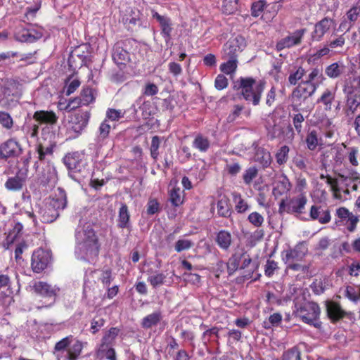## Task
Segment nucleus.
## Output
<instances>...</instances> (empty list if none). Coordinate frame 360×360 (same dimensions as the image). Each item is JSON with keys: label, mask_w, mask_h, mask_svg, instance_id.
<instances>
[{"label": "nucleus", "mask_w": 360, "mask_h": 360, "mask_svg": "<svg viewBox=\"0 0 360 360\" xmlns=\"http://www.w3.org/2000/svg\"><path fill=\"white\" fill-rule=\"evenodd\" d=\"M75 238L77 245L75 253L77 259L90 262L97 257L99 252L98 238L90 224L79 225Z\"/></svg>", "instance_id": "obj_1"}, {"label": "nucleus", "mask_w": 360, "mask_h": 360, "mask_svg": "<svg viewBox=\"0 0 360 360\" xmlns=\"http://www.w3.org/2000/svg\"><path fill=\"white\" fill-rule=\"evenodd\" d=\"M67 206V196L65 191L58 188L56 197L45 200L39 210L40 219L44 223H51L60 215V212Z\"/></svg>", "instance_id": "obj_2"}, {"label": "nucleus", "mask_w": 360, "mask_h": 360, "mask_svg": "<svg viewBox=\"0 0 360 360\" xmlns=\"http://www.w3.org/2000/svg\"><path fill=\"white\" fill-rule=\"evenodd\" d=\"M233 89L240 90L243 98L251 102L253 105H258L264 89V84L262 82L256 84L255 79L252 77H240L233 82Z\"/></svg>", "instance_id": "obj_3"}, {"label": "nucleus", "mask_w": 360, "mask_h": 360, "mask_svg": "<svg viewBox=\"0 0 360 360\" xmlns=\"http://www.w3.org/2000/svg\"><path fill=\"white\" fill-rule=\"evenodd\" d=\"M72 336H67L58 341L55 345V352L57 353L58 358L63 360H77L81 354L83 349L82 342L77 340L70 346L72 342Z\"/></svg>", "instance_id": "obj_4"}, {"label": "nucleus", "mask_w": 360, "mask_h": 360, "mask_svg": "<svg viewBox=\"0 0 360 360\" xmlns=\"http://www.w3.org/2000/svg\"><path fill=\"white\" fill-rule=\"evenodd\" d=\"M321 309L319 305L314 302L304 303L297 309L296 314L303 322L314 326L316 328L320 327L319 321Z\"/></svg>", "instance_id": "obj_5"}, {"label": "nucleus", "mask_w": 360, "mask_h": 360, "mask_svg": "<svg viewBox=\"0 0 360 360\" xmlns=\"http://www.w3.org/2000/svg\"><path fill=\"white\" fill-rule=\"evenodd\" d=\"M359 217L350 212L345 207L336 209L335 213V224L338 226H344L349 233H354L357 229Z\"/></svg>", "instance_id": "obj_6"}, {"label": "nucleus", "mask_w": 360, "mask_h": 360, "mask_svg": "<svg viewBox=\"0 0 360 360\" xmlns=\"http://www.w3.org/2000/svg\"><path fill=\"white\" fill-rule=\"evenodd\" d=\"M30 287L36 295L48 299L49 302L41 306V307H51L55 302L56 298L60 291V288L56 285H52L44 281H34ZM39 308H41V307H39Z\"/></svg>", "instance_id": "obj_7"}, {"label": "nucleus", "mask_w": 360, "mask_h": 360, "mask_svg": "<svg viewBox=\"0 0 360 360\" xmlns=\"http://www.w3.org/2000/svg\"><path fill=\"white\" fill-rule=\"evenodd\" d=\"M359 179L360 174L353 169L341 170L338 174L337 179H333L327 175L326 182L330 186L335 197H338V194L340 193V188L339 187L340 184H345L347 186L351 181H357Z\"/></svg>", "instance_id": "obj_8"}, {"label": "nucleus", "mask_w": 360, "mask_h": 360, "mask_svg": "<svg viewBox=\"0 0 360 360\" xmlns=\"http://www.w3.org/2000/svg\"><path fill=\"white\" fill-rule=\"evenodd\" d=\"M246 46V42L244 37L237 36L235 38L230 39L223 47L222 58H235L237 59L238 53L241 52Z\"/></svg>", "instance_id": "obj_9"}, {"label": "nucleus", "mask_w": 360, "mask_h": 360, "mask_svg": "<svg viewBox=\"0 0 360 360\" xmlns=\"http://www.w3.org/2000/svg\"><path fill=\"white\" fill-rule=\"evenodd\" d=\"M343 92L346 94V104L344 112L347 117H352L360 105V94L354 89L353 86L345 85Z\"/></svg>", "instance_id": "obj_10"}, {"label": "nucleus", "mask_w": 360, "mask_h": 360, "mask_svg": "<svg viewBox=\"0 0 360 360\" xmlns=\"http://www.w3.org/2000/svg\"><path fill=\"white\" fill-rule=\"evenodd\" d=\"M50 261V252L39 248L32 254L31 262L32 269L36 273L41 272L47 267Z\"/></svg>", "instance_id": "obj_11"}, {"label": "nucleus", "mask_w": 360, "mask_h": 360, "mask_svg": "<svg viewBox=\"0 0 360 360\" xmlns=\"http://www.w3.org/2000/svg\"><path fill=\"white\" fill-rule=\"evenodd\" d=\"M90 115L89 111H79L71 116L69 120L70 129L75 133L76 136L86 127Z\"/></svg>", "instance_id": "obj_12"}, {"label": "nucleus", "mask_w": 360, "mask_h": 360, "mask_svg": "<svg viewBox=\"0 0 360 360\" xmlns=\"http://www.w3.org/2000/svg\"><path fill=\"white\" fill-rule=\"evenodd\" d=\"M305 33L306 29L304 28L295 30L279 40L276 45V49L281 51L284 49H290L292 46L300 45Z\"/></svg>", "instance_id": "obj_13"}, {"label": "nucleus", "mask_w": 360, "mask_h": 360, "mask_svg": "<svg viewBox=\"0 0 360 360\" xmlns=\"http://www.w3.org/2000/svg\"><path fill=\"white\" fill-rule=\"evenodd\" d=\"M95 97L91 88H84L81 92L80 96L70 100L65 108L67 111L73 110L82 105H88L94 102Z\"/></svg>", "instance_id": "obj_14"}, {"label": "nucleus", "mask_w": 360, "mask_h": 360, "mask_svg": "<svg viewBox=\"0 0 360 360\" xmlns=\"http://www.w3.org/2000/svg\"><path fill=\"white\" fill-rule=\"evenodd\" d=\"M63 162L72 173H85V162L77 152L66 155Z\"/></svg>", "instance_id": "obj_15"}, {"label": "nucleus", "mask_w": 360, "mask_h": 360, "mask_svg": "<svg viewBox=\"0 0 360 360\" xmlns=\"http://www.w3.org/2000/svg\"><path fill=\"white\" fill-rule=\"evenodd\" d=\"M307 248L304 243H299L293 248L283 252L284 263L301 261L307 253Z\"/></svg>", "instance_id": "obj_16"}, {"label": "nucleus", "mask_w": 360, "mask_h": 360, "mask_svg": "<svg viewBox=\"0 0 360 360\" xmlns=\"http://www.w3.org/2000/svg\"><path fill=\"white\" fill-rule=\"evenodd\" d=\"M58 173L53 164L48 163L39 176L40 184L44 186L53 188L58 182Z\"/></svg>", "instance_id": "obj_17"}, {"label": "nucleus", "mask_w": 360, "mask_h": 360, "mask_svg": "<svg viewBox=\"0 0 360 360\" xmlns=\"http://www.w3.org/2000/svg\"><path fill=\"white\" fill-rule=\"evenodd\" d=\"M334 24L332 18L326 17L317 22L314 25V30L311 34L312 41H320L324 34L327 33Z\"/></svg>", "instance_id": "obj_18"}, {"label": "nucleus", "mask_w": 360, "mask_h": 360, "mask_svg": "<svg viewBox=\"0 0 360 360\" xmlns=\"http://www.w3.org/2000/svg\"><path fill=\"white\" fill-rule=\"evenodd\" d=\"M152 17L159 22L161 27V34L165 39V41L168 42L171 39V32L172 30L170 18L167 16L161 15L155 11H152Z\"/></svg>", "instance_id": "obj_19"}, {"label": "nucleus", "mask_w": 360, "mask_h": 360, "mask_svg": "<svg viewBox=\"0 0 360 360\" xmlns=\"http://www.w3.org/2000/svg\"><path fill=\"white\" fill-rule=\"evenodd\" d=\"M20 148L18 142L10 139L0 146V158L7 159L20 154Z\"/></svg>", "instance_id": "obj_20"}, {"label": "nucleus", "mask_w": 360, "mask_h": 360, "mask_svg": "<svg viewBox=\"0 0 360 360\" xmlns=\"http://www.w3.org/2000/svg\"><path fill=\"white\" fill-rule=\"evenodd\" d=\"M309 214L311 219L316 220L322 224L328 223L331 219L329 210L324 209L321 206L312 205Z\"/></svg>", "instance_id": "obj_21"}, {"label": "nucleus", "mask_w": 360, "mask_h": 360, "mask_svg": "<svg viewBox=\"0 0 360 360\" xmlns=\"http://www.w3.org/2000/svg\"><path fill=\"white\" fill-rule=\"evenodd\" d=\"M112 60L117 65H125L129 60V53L123 48V42H117L112 50Z\"/></svg>", "instance_id": "obj_22"}, {"label": "nucleus", "mask_w": 360, "mask_h": 360, "mask_svg": "<svg viewBox=\"0 0 360 360\" xmlns=\"http://www.w3.org/2000/svg\"><path fill=\"white\" fill-rule=\"evenodd\" d=\"M43 36L42 31L37 29L23 30L18 34L17 39L21 42L34 43Z\"/></svg>", "instance_id": "obj_23"}, {"label": "nucleus", "mask_w": 360, "mask_h": 360, "mask_svg": "<svg viewBox=\"0 0 360 360\" xmlns=\"http://www.w3.org/2000/svg\"><path fill=\"white\" fill-rule=\"evenodd\" d=\"M307 202V199L303 194L300 195L297 198H292L287 205L288 212L302 213Z\"/></svg>", "instance_id": "obj_24"}, {"label": "nucleus", "mask_w": 360, "mask_h": 360, "mask_svg": "<svg viewBox=\"0 0 360 360\" xmlns=\"http://www.w3.org/2000/svg\"><path fill=\"white\" fill-rule=\"evenodd\" d=\"M33 118L39 124H55L58 121V117L52 111L39 110L33 115Z\"/></svg>", "instance_id": "obj_25"}, {"label": "nucleus", "mask_w": 360, "mask_h": 360, "mask_svg": "<svg viewBox=\"0 0 360 360\" xmlns=\"http://www.w3.org/2000/svg\"><path fill=\"white\" fill-rule=\"evenodd\" d=\"M326 310L328 317L333 321H337L346 315V312L341 308L340 305L334 302H326Z\"/></svg>", "instance_id": "obj_26"}, {"label": "nucleus", "mask_w": 360, "mask_h": 360, "mask_svg": "<svg viewBox=\"0 0 360 360\" xmlns=\"http://www.w3.org/2000/svg\"><path fill=\"white\" fill-rule=\"evenodd\" d=\"M335 89H326L318 98L317 103H321L325 110H331L332 104L335 98Z\"/></svg>", "instance_id": "obj_27"}, {"label": "nucleus", "mask_w": 360, "mask_h": 360, "mask_svg": "<svg viewBox=\"0 0 360 360\" xmlns=\"http://www.w3.org/2000/svg\"><path fill=\"white\" fill-rule=\"evenodd\" d=\"M162 319V312L160 311H155L143 318L141 325L143 328L149 329L158 326Z\"/></svg>", "instance_id": "obj_28"}, {"label": "nucleus", "mask_w": 360, "mask_h": 360, "mask_svg": "<svg viewBox=\"0 0 360 360\" xmlns=\"http://www.w3.org/2000/svg\"><path fill=\"white\" fill-rule=\"evenodd\" d=\"M125 25H128V29H132L133 27L141 25V13L136 8L131 9L128 14L122 18Z\"/></svg>", "instance_id": "obj_29"}, {"label": "nucleus", "mask_w": 360, "mask_h": 360, "mask_svg": "<svg viewBox=\"0 0 360 360\" xmlns=\"http://www.w3.org/2000/svg\"><path fill=\"white\" fill-rule=\"evenodd\" d=\"M117 226L121 229H128L131 226L130 214L126 204L122 203L119 210Z\"/></svg>", "instance_id": "obj_30"}, {"label": "nucleus", "mask_w": 360, "mask_h": 360, "mask_svg": "<svg viewBox=\"0 0 360 360\" xmlns=\"http://www.w3.org/2000/svg\"><path fill=\"white\" fill-rule=\"evenodd\" d=\"M291 184L286 176H281L275 184L273 193L275 195H281L290 190Z\"/></svg>", "instance_id": "obj_31"}, {"label": "nucleus", "mask_w": 360, "mask_h": 360, "mask_svg": "<svg viewBox=\"0 0 360 360\" xmlns=\"http://www.w3.org/2000/svg\"><path fill=\"white\" fill-rule=\"evenodd\" d=\"M231 234L229 231L221 230L217 234L216 243L222 250H228L231 245Z\"/></svg>", "instance_id": "obj_32"}, {"label": "nucleus", "mask_w": 360, "mask_h": 360, "mask_svg": "<svg viewBox=\"0 0 360 360\" xmlns=\"http://www.w3.org/2000/svg\"><path fill=\"white\" fill-rule=\"evenodd\" d=\"M255 161L259 162L263 167H267L271 162L270 153L263 148H257L255 155Z\"/></svg>", "instance_id": "obj_33"}, {"label": "nucleus", "mask_w": 360, "mask_h": 360, "mask_svg": "<svg viewBox=\"0 0 360 360\" xmlns=\"http://www.w3.org/2000/svg\"><path fill=\"white\" fill-rule=\"evenodd\" d=\"M345 71V65L342 63L335 62L325 69V74L331 79L339 77Z\"/></svg>", "instance_id": "obj_34"}, {"label": "nucleus", "mask_w": 360, "mask_h": 360, "mask_svg": "<svg viewBox=\"0 0 360 360\" xmlns=\"http://www.w3.org/2000/svg\"><path fill=\"white\" fill-rule=\"evenodd\" d=\"M217 214L220 217H229L231 214L229 200L227 198L223 197L219 199L217 204Z\"/></svg>", "instance_id": "obj_35"}, {"label": "nucleus", "mask_w": 360, "mask_h": 360, "mask_svg": "<svg viewBox=\"0 0 360 360\" xmlns=\"http://www.w3.org/2000/svg\"><path fill=\"white\" fill-rule=\"evenodd\" d=\"M97 356L101 360H117L113 347H106L105 345L99 346Z\"/></svg>", "instance_id": "obj_36"}, {"label": "nucleus", "mask_w": 360, "mask_h": 360, "mask_svg": "<svg viewBox=\"0 0 360 360\" xmlns=\"http://www.w3.org/2000/svg\"><path fill=\"white\" fill-rule=\"evenodd\" d=\"M23 186V180L18 176L9 177L5 182V188L8 191H17L22 189Z\"/></svg>", "instance_id": "obj_37"}, {"label": "nucleus", "mask_w": 360, "mask_h": 360, "mask_svg": "<svg viewBox=\"0 0 360 360\" xmlns=\"http://www.w3.org/2000/svg\"><path fill=\"white\" fill-rule=\"evenodd\" d=\"M193 146L199 151L205 153L209 149L210 143L207 138L198 134L193 142Z\"/></svg>", "instance_id": "obj_38"}, {"label": "nucleus", "mask_w": 360, "mask_h": 360, "mask_svg": "<svg viewBox=\"0 0 360 360\" xmlns=\"http://www.w3.org/2000/svg\"><path fill=\"white\" fill-rule=\"evenodd\" d=\"M119 329L111 328L103 337L102 342L100 345H105L106 347H112L113 342L118 335Z\"/></svg>", "instance_id": "obj_39"}, {"label": "nucleus", "mask_w": 360, "mask_h": 360, "mask_svg": "<svg viewBox=\"0 0 360 360\" xmlns=\"http://www.w3.org/2000/svg\"><path fill=\"white\" fill-rule=\"evenodd\" d=\"M329 285L328 280L324 278L323 279H316L311 285V288L316 295H321L328 288Z\"/></svg>", "instance_id": "obj_40"}, {"label": "nucleus", "mask_w": 360, "mask_h": 360, "mask_svg": "<svg viewBox=\"0 0 360 360\" xmlns=\"http://www.w3.org/2000/svg\"><path fill=\"white\" fill-rule=\"evenodd\" d=\"M343 295L351 302L357 303L360 300V286L356 290L352 285H347L344 290Z\"/></svg>", "instance_id": "obj_41"}, {"label": "nucleus", "mask_w": 360, "mask_h": 360, "mask_svg": "<svg viewBox=\"0 0 360 360\" xmlns=\"http://www.w3.org/2000/svg\"><path fill=\"white\" fill-rule=\"evenodd\" d=\"M226 62L221 64L220 70L226 75L234 72L238 66V60L235 58H226Z\"/></svg>", "instance_id": "obj_42"}, {"label": "nucleus", "mask_w": 360, "mask_h": 360, "mask_svg": "<svg viewBox=\"0 0 360 360\" xmlns=\"http://www.w3.org/2000/svg\"><path fill=\"white\" fill-rule=\"evenodd\" d=\"M233 198L236 203L235 209L238 213H243L249 209L248 204L242 198L240 193H233Z\"/></svg>", "instance_id": "obj_43"}, {"label": "nucleus", "mask_w": 360, "mask_h": 360, "mask_svg": "<svg viewBox=\"0 0 360 360\" xmlns=\"http://www.w3.org/2000/svg\"><path fill=\"white\" fill-rule=\"evenodd\" d=\"M297 88L307 98L315 93L317 85L316 84H303V81H302Z\"/></svg>", "instance_id": "obj_44"}, {"label": "nucleus", "mask_w": 360, "mask_h": 360, "mask_svg": "<svg viewBox=\"0 0 360 360\" xmlns=\"http://www.w3.org/2000/svg\"><path fill=\"white\" fill-rule=\"evenodd\" d=\"M290 148L287 146H283L281 147L275 155L276 162L279 165L285 164L288 160Z\"/></svg>", "instance_id": "obj_45"}, {"label": "nucleus", "mask_w": 360, "mask_h": 360, "mask_svg": "<svg viewBox=\"0 0 360 360\" xmlns=\"http://www.w3.org/2000/svg\"><path fill=\"white\" fill-rule=\"evenodd\" d=\"M79 86L80 81L74 76H70L65 80L66 95L70 96L73 94Z\"/></svg>", "instance_id": "obj_46"}, {"label": "nucleus", "mask_w": 360, "mask_h": 360, "mask_svg": "<svg viewBox=\"0 0 360 360\" xmlns=\"http://www.w3.org/2000/svg\"><path fill=\"white\" fill-rule=\"evenodd\" d=\"M306 143L307 148L310 150H314L316 148L319 143V140L316 130H312L308 133L306 137Z\"/></svg>", "instance_id": "obj_47"}, {"label": "nucleus", "mask_w": 360, "mask_h": 360, "mask_svg": "<svg viewBox=\"0 0 360 360\" xmlns=\"http://www.w3.org/2000/svg\"><path fill=\"white\" fill-rule=\"evenodd\" d=\"M181 191L179 188H173L169 191V200L171 202L172 205L177 207L182 204L183 199L181 197Z\"/></svg>", "instance_id": "obj_48"}, {"label": "nucleus", "mask_w": 360, "mask_h": 360, "mask_svg": "<svg viewBox=\"0 0 360 360\" xmlns=\"http://www.w3.org/2000/svg\"><path fill=\"white\" fill-rule=\"evenodd\" d=\"M306 71L302 67H299L295 71H292L288 76V82L290 85H296L304 77Z\"/></svg>", "instance_id": "obj_49"}, {"label": "nucleus", "mask_w": 360, "mask_h": 360, "mask_svg": "<svg viewBox=\"0 0 360 360\" xmlns=\"http://www.w3.org/2000/svg\"><path fill=\"white\" fill-rule=\"evenodd\" d=\"M282 321V315L280 313H274L269 317L268 321H264V327L269 329L271 327L278 326Z\"/></svg>", "instance_id": "obj_50"}, {"label": "nucleus", "mask_w": 360, "mask_h": 360, "mask_svg": "<svg viewBox=\"0 0 360 360\" xmlns=\"http://www.w3.org/2000/svg\"><path fill=\"white\" fill-rule=\"evenodd\" d=\"M258 169L255 167H250L245 170L243 179L246 185H250L252 180L257 177Z\"/></svg>", "instance_id": "obj_51"}, {"label": "nucleus", "mask_w": 360, "mask_h": 360, "mask_svg": "<svg viewBox=\"0 0 360 360\" xmlns=\"http://www.w3.org/2000/svg\"><path fill=\"white\" fill-rule=\"evenodd\" d=\"M166 278V276L162 273H156L155 274L148 276V281L154 288H157L162 285Z\"/></svg>", "instance_id": "obj_52"}, {"label": "nucleus", "mask_w": 360, "mask_h": 360, "mask_svg": "<svg viewBox=\"0 0 360 360\" xmlns=\"http://www.w3.org/2000/svg\"><path fill=\"white\" fill-rule=\"evenodd\" d=\"M300 355V351L294 347L283 353L281 360H301Z\"/></svg>", "instance_id": "obj_53"}, {"label": "nucleus", "mask_w": 360, "mask_h": 360, "mask_svg": "<svg viewBox=\"0 0 360 360\" xmlns=\"http://www.w3.org/2000/svg\"><path fill=\"white\" fill-rule=\"evenodd\" d=\"M161 143V139L158 136H154L152 137L151 145L150 148V155L154 159L156 160L159 155V148Z\"/></svg>", "instance_id": "obj_54"}, {"label": "nucleus", "mask_w": 360, "mask_h": 360, "mask_svg": "<svg viewBox=\"0 0 360 360\" xmlns=\"http://www.w3.org/2000/svg\"><path fill=\"white\" fill-rule=\"evenodd\" d=\"M245 252L240 253L236 252L229 259V266L231 267L233 270H236L240 267V263L244 256H245Z\"/></svg>", "instance_id": "obj_55"}, {"label": "nucleus", "mask_w": 360, "mask_h": 360, "mask_svg": "<svg viewBox=\"0 0 360 360\" xmlns=\"http://www.w3.org/2000/svg\"><path fill=\"white\" fill-rule=\"evenodd\" d=\"M0 124L7 129L13 127V120L9 113L4 111L0 112Z\"/></svg>", "instance_id": "obj_56"}, {"label": "nucleus", "mask_w": 360, "mask_h": 360, "mask_svg": "<svg viewBox=\"0 0 360 360\" xmlns=\"http://www.w3.org/2000/svg\"><path fill=\"white\" fill-rule=\"evenodd\" d=\"M193 243L188 239H179L176 242L174 250L177 252L187 250L193 247Z\"/></svg>", "instance_id": "obj_57"}, {"label": "nucleus", "mask_w": 360, "mask_h": 360, "mask_svg": "<svg viewBox=\"0 0 360 360\" xmlns=\"http://www.w3.org/2000/svg\"><path fill=\"white\" fill-rule=\"evenodd\" d=\"M112 271L110 269H105L99 271V280L104 287L108 288L112 281Z\"/></svg>", "instance_id": "obj_58"}, {"label": "nucleus", "mask_w": 360, "mask_h": 360, "mask_svg": "<svg viewBox=\"0 0 360 360\" xmlns=\"http://www.w3.org/2000/svg\"><path fill=\"white\" fill-rule=\"evenodd\" d=\"M237 9V0H224L222 11L226 14L233 13Z\"/></svg>", "instance_id": "obj_59"}, {"label": "nucleus", "mask_w": 360, "mask_h": 360, "mask_svg": "<svg viewBox=\"0 0 360 360\" xmlns=\"http://www.w3.org/2000/svg\"><path fill=\"white\" fill-rule=\"evenodd\" d=\"M360 14V6L354 5L346 13L347 18L349 22L354 23Z\"/></svg>", "instance_id": "obj_60"}, {"label": "nucleus", "mask_w": 360, "mask_h": 360, "mask_svg": "<svg viewBox=\"0 0 360 360\" xmlns=\"http://www.w3.org/2000/svg\"><path fill=\"white\" fill-rule=\"evenodd\" d=\"M248 221L255 227H259L264 223V217L258 212H253L248 216Z\"/></svg>", "instance_id": "obj_61"}, {"label": "nucleus", "mask_w": 360, "mask_h": 360, "mask_svg": "<svg viewBox=\"0 0 360 360\" xmlns=\"http://www.w3.org/2000/svg\"><path fill=\"white\" fill-rule=\"evenodd\" d=\"M278 268V263L276 262L268 259L264 266V274L266 276L271 277Z\"/></svg>", "instance_id": "obj_62"}, {"label": "nucleus", "mask_w": 360, "mask_h": 360, "mask_svg": "<svg viewBox=\"0 0 360 360\" xmlns=\"http://www.w3.org/2000/svg\"><path fill=\"white\" fill-rule=\"evenodd\" d=\"M294 165L299 169L303 171H306L307 169V159L301 155H297L292 160Z\"/></svg>", "instance_id": "obj_63"}, {"label": "nucleus", "mask_w": 360, "mask_h": 360, "mask_svg": "<svg viewBox=\"0 0 360 360\" xmlns=\"http://www.w3.org/2000/svg\"><path fill=\"white\" fill-rule=\"evenodd\" d=\"M283 133V127L280 124H275L272 127L268 128V136L271 139L280 137Z\"/></svg>", "instance_id": "obj_64"}]
</instances>
